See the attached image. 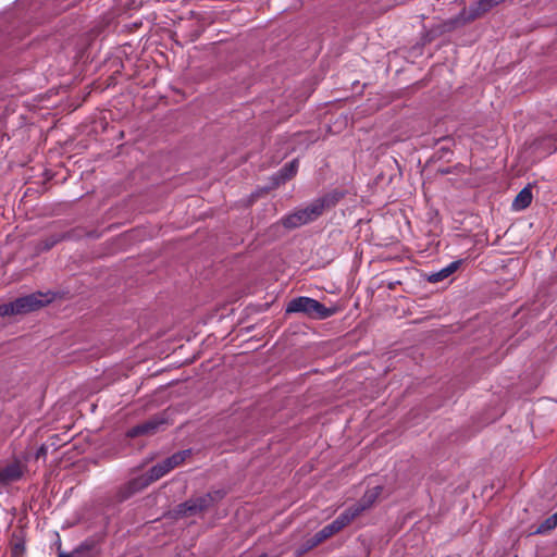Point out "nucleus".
I'll list each match as a JSON object with an SVG mask.
<instances>
[{
    "label": "nucleus",
    "mask_w": 557,
    "mask_h": 557,
    "mask_svg": "<svg viewBox=\"0 0 557 557\" xmlns=\"http://www.w3.org/2000/svg\"><path fill=\"white\" fill-rule=\"evenodd\" d=\"M342 198L343 194L339 191H332L326 194L313 200L306 208L298 209L295 212L282 218L281 223L284 227L289 230L308 224L322 215L326 208L334 207Z\"/></svg>",
    "instance_id": "obj_1"
},
{
    "label": "nucleus",
    "mask_w": 557,
    "mask_h": 557,
    "mask_svg": "<svg viewBox=\"0 0 557 557\" xmlns=\"http://www.w3.org/2000/svg\"><path fill=\"white\" fill-rule=\"evenodd\" d=\"M53 298V294L40 292L18 297L11 302L0 305V318L36 311L52 302Z\"/></svg>",
    "instance_id": "obj_2"
},
{
    "label": "nucleus",
    "mask_w": 557,
    "mask_h": 557,
    "mask_svg": "<svg viewBox=\"0 0 557 557\" xmlns=\"http://www.w3.org/2000/svg\"><path fill=\"white\" fill-rule=\"evenodd\" d=\"M225 493L221 490L208 492L203 495L191 497L186 502L180 504L174 509L176 517L186 518L206 512L215 504H218Z\"/></svg>",
    "instance_id": "obj_3"
},
{
    "label": "nucleus",
    "mask_w": 557,
    "mask_h": 557,
    "mask_svg": "<svg viewBox=\"0 0 557 557\" xmlns=\"http://www.w3.org/2000/svg\"><path fill=\"white\" fill-rule=\"evenodd\" d=\"M337 307H325L318 300L310 297H296L292 299L287 307V313H302L312 319L323 320L337 312Z\"/></svg>",
    "instance_id": "obj_4"
},
{
    "label": "nucleus",
    "mask_w": 557,
    "mask_h": 557,
    "mask_svg": "<svg viewBox=\"0 0 557 557\" xmlns=\"http://www.w3.org/2000/svg\"><path fill=\"white\" fill-rule=\"evenodd\" d=\"M168 471H165L163 462H159L156 466H153L146 474L138 476L126 485V494L124 497H128L134 493H137L145 487H147L149 484L153 483L154 481L161 479L163 475H165Z\"/></svg>",
    "instance_id": "obj_5"
},
{
    "label": "nucleus",
    "mask_w": 557,
    "mask_h": 557,
    "mask_svg": "<svg viewBox=\"0 0 557 557\" xmlns=\"http://www.w3.org/2000/svg\"><path fill=\"white\" fill-rule=\"evenodd\" d=\"M505 1L506 0H479L474 4L470 5L468 10H463L461 12V16L465 22H472Z\"/></svg>",
    "instance_id": "obj_6"
},
{
    "label": "nucleus",
    "mask_w": 557,
    "mask_h": 557,
    "mask_svg": "<svg viewBox=\"0 0 557 557\" xmlns=\"http://www.w3.org/2000/svg\"><path fill=\"white\" fill-rule=\"evenodd\" d=\"M24 470L25 466L18 460L0 466V484L7 485L18 481L22 479Z\"/></svg>",
    "instance_id": "obj_7"
},
{
    "label": "nucleus",
    "mask_w": 557,
    "mask_h": 557,
    "mask_svg": "<svg viewBox=\"0 0 557 557\" xmlns=\"http://www.w3.org/2000/svg\"><path fill=\"white\" fill-rule=\"evenodd\" d=\"M383 491V487L377 485L370 490H368L364 495L361 497V499L358 502V504H355L354 506L346 509L348 513H354V519L357 518L362 511L370 508L374 502L379 498Z\"/></svg>",
    "instance_id": "obj_8"
},
{
    "label": "nucleus",
    "mask_w": 557,
    "mask_h": 557,
    "mask_svg": "<svg viewBox=\"0 0 557 557\" xmlns=\"http://www.w3.org/2000/svg\"><path fill=\"white\" fill-rule=\"evenodd\" d=\"M354 520V513H348L346 510L342 512L334 521L330 524L325 525L320 530V535H322L325 541L339 531H342L345 527H347Z\"/></svg>",
    "instance_id": "obj_9"
},
{
    "label": "nucleus",
    "mask_w": 557,
    "mask_h": 557,
    "mask_svg": "<svg viewBox=\"0 0 557 557\" xmlns=\"http://www.w3.org/2000/svg\"><path fill=\"white\" fill-rule=\"evenodd\" d=\"M162 424L158 420H149L129 429L126 433L128 437H136L140 435H152L157 432L158 428Z\"/></svg>",
    "instance_id": "obj_10"
},
{
    "label": "nucleus",
    "mask_w": 557,
    "mask_h": 557,
    "mask_svg": "<svg viewBox=\"0 0 557 557\" xmlns=\"http://www.w3.org/2000/svg\"><path fill=\"white\" fill-rule=\"evenodd\" d=\"M531 186L528 185L522 188L512 201V208L517 211L524 210L531 205L532 201Z\"/></svg>",
    "instance_id": "obj_11"
},
{
    "label": "nucleus",
    "mask_w": 557,
    "mask_h": 557,
    "mask_svg": "<svg viewBox=\"0 0 557 557\" xmlns=\"http://www.w3.org/2000/svg\"><path fill=\"white\" fill-rule=\"evenodd\" d=\"M298 169V160H293L289 163L285 164L277 174V183H283L289 178H292L296 173Z\"/></svg>",
    "instance_id": "obj_12"
},
{
    "label": "nucleus",
    "mask_w": 557,
    "mask_h": 557,
    "mask_svg": "<svg viewBox=\"0 0 557 557\" xmlns=\"http://www.w3.org/2000/svg\"><path fill=\"white\" fill-rule=\"evenodd\" d=\"M64 238H65L64 234H52V235H49L48 237L41 239L38 243L37 250L39 252L47 251V250L51 249L53 246H55L58 243L63 240Z\"/></svg>",
    "instance_id": "obj_13"
},
{
    "label": "nucleus",
    "mask_w": 557,
    "mask_h": 557,
    "mask_svg": "<svg viewBox=\"0 0 557 557\" xmlns=\"http://www.w3.org/2000/svg\"><path fill=\"white\" fill-rule=\"evenodd\" d=\"M557 527V511L550 517L546 518L536 529V534H545L550 532Z\"/></svg>",
    "instance_id": "obj_14"
},
{
    "label": "nucleus",
    "mask_w": 557,
    "mask_h": 557,
    "mask_svg": "<svg viewBox=\"0 0 557 557\" xmlns=\"http://www.w3.org/2000/svg\"><path fill=\"white\" fill-rule=\"evenodd\" d=\"M191 454V451L189 449H186V450H182V451H177L175 454H173L172 456H170L169 458L171 459L172 461V465H174V467H178L181 466L187 457H189Z\"/></svg>",
    "instance_id": "obj_15"
},
{
    "label": "nucleus",
    "mask_w": 557,
    "mask_h": 557,
    "mask_svg": "<svg viewBox=\"0 0 557 557\" xmlns=\"http://www.w3.org/2000/svg\"><path fill=\"white\" fill-rule=\"evenodd\" d=\"M92 545L84 543L77 547L72 554L60 553L58 557H77L82 552L91 549Z\"/></svg>",
    "instance_id": "obj_16"
},
{
    "label": "nucleus",
    "mask_w": 557,
    "mask_h": 557,
    "mask_svg": "<svg viewBox=\"0 0 557 557\" xmlns=\"http://www.w3.org/2000/svg\"><path fill=\"white\" fill-rule=\"evenodd\" d=\"M447 277L448 276H447L445 270L442 269V270H440L437 272H434V273L430 274L428 280L431 283H438V282H441V281H443V280H445Z\"/></svg>",
    "instance_id": "obj_17"
},
{
    "label": "nucleus",
    "mask_w": 557,
    "mask_h": 557,
    "mask_svg": "<svg viewBox=\"0 0 557 557\" xmlns=\"http://www.w3.org/2000/svg\"><path fill=\"white\" fill-rule=\"evenodd\" d=\"M317 545H313V540H312V536L310 539H308L298 549H297V555L298 556H301L304 554H306L307 552H309L310 549L314 548Z\"/></svg>",
    "instance_id": "obj_18"
},
{
    "label": "nucleus",
    "mask_w": 557,
    "mask_h": 557,
    "mask_svg": "<svg viewBox=\"0 0 557 557\" xmlns=\"http://www.w3.org/2000/svg\"><path fill=\"white\" fill-rule=\"evenodd\" d=\"M460 265V261H454L444 268L447 276L451 275Z\"/></svg>",
    "instance_id": "obj_19"
},
{
    "label": "nucleus",
    "mask_w": 557,
    "mask_h": 557,
    "mask_svg": "<svg viewBox=\"0 0 557 557\" xmlns=\"http://www.w3.org/2000/svg\"><path fill=\"white\" fill-rule=\"evenodd\" d=\"M460 265V261H454L444 268L447 276L451 275Z\"/></svg>",
    "instance_id": "obj_20"
},
{
    "label": "nucleus",
    "mask_w": 557,
    "mask_h": 557,
    "mask_svg": "<svg viewBox=\"0 0 557 557\" xmlns=\"http://www.w3.org/2000/svg\"><path fill=\"white\" fill-rule=\"evenodd\" d=\"M312 540H313V545H320L321 543H323L325 541V539L322 535H320V531L317 532L312 536Z\"/></svg>",
    "instance_id": "obj_21"
},
{
    "label": "nucleus",
    "mask_w": 557,
    "mask_h": 557,
    "mask_svg": "<svg viewBox=\"0 0 557 557\" xmlns=\"http://www.w3.org/2000/svg\"><path fill=\"white\" fill-rule=\"evenodd\" d=\"M162 462H163L165 471H168V472H170L171 470H173L175 468L174 465H172V461L170 458L164 459Z\"/></svg>",
    "instance_id": "obj_22"
},
{
    "label": "nucleus",
    "mask_w": 557,
    "mask_h": 557,
    "mask_svg": "<svg viewBox=\"0 0 557 557\" xmlns=\"http://www.w3.org/2000/svg\"><path fill=\"white\" fill-rule=\"evenodd\" d=\"M162 462H163L165 471H168V472H170L171 470H173L175 468L174 465H172V461L170 458L164 459Z\"/></svg>",
    "instance_id": "obj_23"
},
{
    "label": "nucleus",
    "mask_w": 557,
    "mask_h": 557,
    "mask_svg": "<svg viewBox=\"0 0 557 557\" xmlns=\"http://www.w3.org/2000/svg\"><path fill=\"white\" fill-rule=\"evenodd\" d=\"M46 454V448L45 446H41L37 453V457H39L40 455H45Z\"/></svg>",
    "instance_id": "obj_24"
}]
</instances>
